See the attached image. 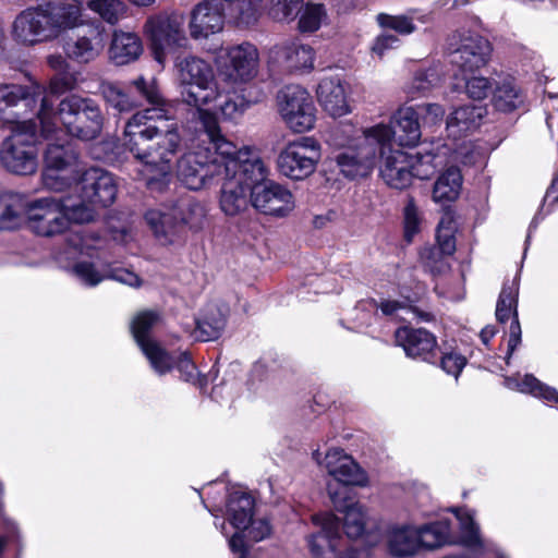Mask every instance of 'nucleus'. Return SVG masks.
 <instances>
[{"mask_svg":"<svg viewBox=\"0 0 558 558\" xmlns=\"http://www.w3.org/2000/svg\"><path fill=\"white\" fill-rule=\"evenodd\" d=\"M149 106L136 111L125 123L122 145L142 165L140 177L151 192H163L171 179L181 146L171 106L161 96L155 78L138 76L129 82Z\"/></svg>","mask_w":558,"mask_h":558,"instance_id":"nucleus-1","label":"nucleus"},{"mask_svg":"<svg viewBox=\"0 0 558 558\" xmlns=\"http://www.w3.org/2000/svg\"><path fill=\"white\" fill-rule=\"evenodd\" d=\"M202 138L206 147L197 146L178 160V177L190 190H201L207 184L221 182L219 207L230 217L240 215L248 206L247 193L251 192L248 177L244 166L251 160L248 148L239 149L222 133L218 118L213 111L199 114Z\"/></svg>","mask_w":558,"mask_h":558,"instance_id":"nucleus-2","label":"nucleus"},{"mask_svg":"<svg viewBox=\"0 0 558 558\" xmlns=\"http://www.w3.org/2000/svg\"><path fill=\"white\" fill-rule=\"evenodd\" d=\"M93 216L83 202H73L70 196L41 197L29 203L27 222L37 235L52 238L66 231L71 222H88Z\"/></svg>","mask_w":558,"mask_h":558,"instance_id":"nucleus-3","label":"nucleus"},{"mask_svg":"<svg viewBox=\"0 0 558 558\" xmlns=\"http://www.w3.org/2000/svg\"><path fill=\"white\" fill-rule=\"evenodd\" d=\"M178 69V78L182 88L181 95L183 100L197 108V114L202 111V107L215 104L223 93L220 86L218 75L216 76L213 65L198 57L187 56L179 60L175 64ZM198 138H206L202 132L201 118L198 117Z\"/></svg>","mask_w":558,"mask_h":558,"instance_id":"nucleus-4","label":"nucleus"},{"mask_svg":"<svg viewBox=\"0 0 558 558\" xmlns=\"http://www.w3.org/2000/svg\"><path fill=\"white\" fill-rule=\"evenodd\" d=\"M366 130L361 132L352 123H342L331 128L328 133V144L344 149L335 158L347 178L366 177L375 166L376 148L365 141Z\"/></svg>","mask_w":558,"mask_h":558,"instance_id":"nucleus-5","label":"nucleus"},{"mask_svg":"<svg viewBox=\"0 0 558 558\" xmlns=\"http://www.w3.org/2000/svg\"><path fill=\"white\" fill-rule=\"evenodd\" d=\"M57 120L62 123L70 135L82 141L96 138L100 134L104 124V116L99 105L92 98L76 94L63 98L59 104L58 111L53 110L50 125L52 131L49 134H43L45 137H49L59 131Z\"/></svg>","mask_w":558,"mask_h":558,"instance_id":"nucleus-6","label":"nucleus"},{"mask_svg":"<svg viewBox=\"0 0 558 558\" xmlns=\"http://www.w3.org/2000/svg\"><path fill=\"white\" fill-rule=\"evenodd\" d=\"M244 174L248 177L250 202L256 210L265 215L284 217L294 209L295 202L292 193L282 185L267 180L268 169L253 153L251 160L244 166Z\"/></svg>","mask_w":558,"mask_h":558,"instance_id":"nucleus-7","label":"nucleus"},{"mask_svg":"<svg viewBox=\"0 0 558 558\" xmlns=\"http://www.w3.org/2000/svg\"><path fill=\"white\" fill-rule=\"evenodd\" d=\"M38 101L40 106L36 119L41 134H49L52 131L53 102L46 88L37 82H31L29 85L0 84V113L11 114L13 125L26 112L33 111Z\"/></svg>","mask_w":558,"mask_h":558,"instance_id":"nucleus-8","label":"nucleus"},{"mask_svg":"<svg viewBox=\"0 0 558 558\" xmlns=\"http://www.w3.org/2000/svg\"><path fill=\"white\" fill-rule=\"evenodd\" d=\"M35 120H23L12 125L11 133L0 144V163L17 175L34 174L38 168Z\"/></svg>","mask_w":558,"mask_h":558,"instance_id":"nucleus-9","label":"nucleus"},{"mask_svg":"<svg viewBox=\"0 0 558 558\" xmlns=\"http://www.w3.org/2000/svg\"><path fill=\"white\" fill-rule=\"evenodd\" d=\"M365 141L374 144L376 155L379 154L383 162L380 175L385 183L392 189L402 190L412 181L411 155L393 149V132L390 125L378 123L365 131Z\"/></svg>","mask_w":558,"mask_h":558,"instance_id":"nucleus-10","label":"nucleus"},{"mask_svg":"<svg viewBox=\"0 0 558 558\" xmlns=\"http://www.w3.org/2000/svg\"><path fill=\"white\" fill-rule=\"evenodd\" d=\"M215 63L220 83L235 90L255 78L259 54L254 45L244 43L221 50Z\"/></svg>","mask_w":558,"mask_h":558,"instance_id":"nucleus-11","label":"nucleus"},{"mask_svg":"<svg viewBox=\"0 0 558 558\" xmlns=\"http://www.w3.org/2000/svg\"><path fill=\"white\" fill-rule=\"evenodd\" d=\"M447 52L450 62L463 73H474L485 66L490 57L489 41L480 34L466 28L451 33L447 38Z\"/></svg>","mask_w":558,"mask_h":558,"instance_id":"nucleus-12","label":"nucleus"},{"mask_svg":"<svg viewBox=\"0 0 558 558\" xmlns=\"http://www.w3.org/2000/svg\"><path fill=\"white\" fill-rule=\"evenodd\" d=\"M278 112L294 133L311 131L316 122V108L310 93L300 85H288L277 94Z\"/></svg>","mask_w":558,"mask_h":558,"instance_id":"nucleus-13","label":"nucleus"},{"mask_svg":"<svg viewBox=\"0 0 558 558\" xmlns=\"http://www.w3.org/2000/svg\"><path fill=\"white\" fill-rule=\"evenodd\" d=\"M322 158L320 144L312 136L288 143L278 156V169L292 180H303L314 173Z\"/></svg>","mask_w":558,"mask_h":558,"instance_id":"nucleus-14","label":"nucleus"},{"mask_svg":"<svg viewBox=\"0 0 558 558\" xmlns=\"http://www.w3.org/2000/svg\"><path fill=\"white\" fill-rule=\"evenodd\" d=\"M143 31L150 43L155 60L160 64L168 51L183 47L187 41L183 21L177 15H151L146 20Z\"/></svg>","mask_w":558,"mask_h":558,"instance_id":"nucleus-15","label":"nucleus"},{"mask_svg":"<svg viewBox=\"0 0 558 558\" xmlns=\"http://www.w3.org/2000/svg\"><path fill=\"white\" fill-rule=\"evenodd\" d=\"M313 459L322 466L325 468L328 475H330L337 484L341 487H336V484L328 483L333 486V489L343 494L344 489L349 495L348 486L364 487L368 484V476L366 472L354 461V459L347 454L342 449L332 448L328 450L322 459L318 450L313 451Z\"/></svg>","mask_w":558,"mask_h":558,"instance_id":"nucleus-16","label":"nucleus"},{"mask_svg":"<svg viewBox=\"0 0 558 558\" xmlns=\"http://www.w3.org/2000/svg\"><path fill=\"white\" fill-rule=\"evenodd\" d=\"M320 531L308 537V547L314 558H368V553L350 549L342 556L339 555L340 547V522L332 513H322L313 517Z\"/></svg>","mask_w":558,"mask_h":558,"instance_id":"nucleus-17","label":"nucleus"},{"mask_svg":"<svg viewBox=\"0 0 558 558\" xmlns=\"http://www.w3.org/2000/svg\"><path fill=\"white\" fill-rule=\"evenodd\" d=\"M159 315L154 311H143L132 320L133 337L150 363L156 374L162 376L171 371L172 357L149 337L150 329L158 323Z\"/></svg>","mask_w":558,"mask_h":558,"instance_id":"nucleus-18","label":"nucleus"},{"mask_svg":"<svg viewBox=\"0 0 558 558\" xmlns=\"http://www.w3.org/2000/svg\"><path fill=\"white\" fill-rule=\"evenodd\" d=\"M82 196L73 202H83L89 209L90 205L110 206L117 196V183L111 173L100 168L83 170L80 181Z\"/></svg>","mask_w":558,"mask_h":558,"instance_id":"nucleus-19","label":"nucleus"},{"mask_svg":"<svg viewBox=\"0 0 558 558\" xmlns=\"http://www.w3.org/2000/svg\"><path fill=\"white\" fill-rule=\"evenodd\" d=\"M254 510L253 498L242 492H233L229 495L227 502L228 520L238 531L229 539V547L240 558H245L247 547L243 539V532L252 521Z\"/></svg>","mask_w":558,"mask_h":558,"instance_id":"nucleus-20","label":"nucleus"},{"mask_svg":"<svg viewBox=\"0 0 558 558\" xmlns=\"http://www.w3.org/2000/svg\"><path fill=\"white\" fill-rule=\"evenodd\" d=\"M51 39L83 24L82 5L76 0H51L40 3Z\"/></svg>","mask_w":558,"mask_h":558,"instance_id":"nucleus-21","label":"nucleus"},{"mask_svg":"<svg viewBox=\"0 0 558 558\" xmlns=\"http://www.w3.org/2000/svg\"><path fill=\"white\" fill-rule=\"evenodd\" d=\"M459 521V538L457 544L468 548L475 555L494 554L497 558H507L499 546L492 539L485 538L480 525L474 521L473 513L463 508L451 510Z\"/></svg>","mask_w":558,"mask_h":558,"instance_id":"nucleus-22","label":"nucleus"},{"mask_svg":"<svg viewBox=\"0 0 558 558\" xmlns=\"http://www.w3.org/2000/svg\"><path fill=\"white\" fill-rule=\"evenodd\" d=\"M40 4L23 10L12 25L14 40L25 46L51 41L47 22Z\"/></svg>","mask_w":558,"mask_h":558,"instance_id":"nucleus-23","label":"nucleus"},{"mask_svg":"<svg viewBox=\"0 0 558 558\" xmlns=\"http://www.w3.org/2000/svg\"><path fill=\"white\" fill-rule=\"evenodd\" d=\"M518 293L519 283L515 279L506 281L500 292L499 299L496 306V317L499 323H505L511 319L509 327V340H508V352L507 363L518 344L521 341V326L518 319Z\"/></svg>","mask_w":558,"mask_h":558,"instance_id":"nucleus-24","label":"nucleus"},{"mask_svg":"<svg viewBox=\"0 0 558 558\" xmlns=\"http://www.w3.org/2000/svg\"><path fill=\"white\" fill-rule=\"evenodd\" d=\"M348 87L349 85L339 75L325 76L318 83L317 100L330 117L340 118L351 112Z\"/></svg>","mask_w":558,"mask_h":558,"instance_id":"nucleus-25","label":"nucleus"},{"mask_svg":"<svg viewBox=\"0 0 558 558\" xmlns=\"http://www.w3.org/2000/svg\"><path fill=\"white\" fill-rule=\"evenodd\" d=\"M223 24L225 15L221 4L216 0H204L191 12L189 24L191 37L207 38L222 31Z\"/></svg>","mask_w":558,"mask_h":558,"instance_id":"nucleus-26","label":"nucleus"},{"mask_svg":"<svg viewBox=\"0 0 558 558\" xmlns=\"http://www.w3.org/2000/svg\"><path fill=\"white\" fill-rule=\"evenodd\" d=\"M328 495L335 508L343 513L342 527L349 538H357L365 532L367 520L366 508L356 501H351L347 490L343 494L333 489L332 485L328 486Z\"/></svg>","mask_w":558,"mask_h":558,"instance_id":"nucleus-27","label":"nucleus"},{"mask_svg":"<svg viewBox=\"0 0 558 558\" xmlns=\"http://www.w3.org/2000/svg\"><path fill=\"white\" fill-rule=\"evenodd\" d=\"M72 271L74 276L87 287H96L102 280L110 278L130 287H138L141 284L140 277L124 268H107L99 270L96 268L94 263L90 262H77L74 264Z\"/></svg>","mask_w":558,"mask_h":558,"instance_id":"nucleus-28","label":"nucleus"},{"mask_svg":"<svg viewBox=\"0 0 558 558\" xmlns=\"http://www.w3.org/2000/svg\"><path fill=\"white\" fill-rule=\"evenodd\" d=\"M395 339L397 345L403 348L407 356L421 357L424 361H429L437 345L435 336L423 328L400 327L396 330Z\"/></svg>","mask_w":558,"mask_h":558,"instance_id":"nucleus-29","label":"nucleus"},{"mask_svg":"<svg viewBox=\"0 0 558 558\" xmlns=\"http://www.w3.org/2000/svg\"><path fill=\"white\" fill-rule=\"evenodd\" d=\"M420 533L417 526L412 524H395L386 534V544L391 556L409 558L416 555L420 549Z\"/></svg>","mask_w":558,"mask_h":558,"instance_id":"nucleus-30","label":"nucleus"},{"mask_svg":"<svg viewBox=\"0 0 558 558\" xmlns=\"http://www.w3.org/2000/svg\"><path fill=\"white\" fill-rule=\"evenodd\" d=\"M486 114L487 108L483 105H465L457 108L446 121L448 135L456 140L474 132Z\"/></svg>","mask_w":558,"mask_h":558,"instance_id":"nucleus-31","label":"nucleus"},{"mask_svg":"<svg viewBox=\"0 0 558 558\" xmlns=\"http://www.w3.org/2000/svg\"><path fill=\"white\" fill-rule=\"evenodd\" d=\"M105 48V37L101 31L93 28L87 35L70 40L64 46L68 58L78 62L88 63L95 60Z\"/></svg>","mask_w":558,"mask_h":558,"instance_id":"nucleus-32","label":"nucleus"},{"mask_svg":"<svg viewBox=\"0 0 558 558\" xmlns=\"http://www.w3.org/2000/svg\"><path fill=\"white\" fill-rule=\"evenodd\" d=\"M145 220L161 245H171L182 239L180 225L171 210L150 209L145 214Z\"/></svg>","mask_w":558,"mask_h":558,"instance_id":"nucleus-33","label":"nucleus"},{"mask_svg":"<svg viewBox=\"0 0 558 558\" xmlns=\"http://www.w3.org/2000/svg\"><path fill=\"white\" fill-rule=\"evenodd\" d=\"M397 130L393 131V141L400 146H415L422 136L418 123V113L414 107H400L391 117Z\"/></svg>","mask_w":558,"mask_h":558,"instance_id":"nucleus-34","label":"nucleus"},{"mask_svg":"<svg viewBox=\"0 0 558 558\" xmlns=\"http://www.w3.org/2000/svg\"><path fill=\"white\" fill-rule=\"evenodd\" d=\"M274 53L282 66L289 71L312 70L314 66V49L300 41H290L278 46Z\"/></svg>","mask_w":558,"mask_h":558,"instance_id":"nucleus-35","label":"nucleus"},{"mask_svg":"<svg viewBox=\"0 0 558 558\" xmlns=\"http://www.w3.org/2000/svg\"><path fill=\"white\" fill-rule=\"evenodd\" d=\"M376 21L381 28L393 31L401 36H409L416 32V23H430L432 14L418 9H410L402 14L379 13Z\"/></svg>","mask_w":558,"mask_h":558,"instance_id":"nucleus-36","label":"nucleus"},{"mask_svg":"<svg viewBox=\"0 0 558 558\" xmlns=\"http://www.w3.org/2000/svg\"><path fill=\"white\" fill-rule=\"evenodd\" d=\"M143 53V44L141 38L131 32L114 31L109 57L117 65L129 64L140 58Z\"/></svg>","mask_w":558,"mask_h":558,"instance_id":"nucleus-37","label":"nucleus"},{"mask_svg":"<svg viewBox=\"0 0 558 558\" xmlns=\"http://www.w3.org/2000/svg\"><path fill=\"white\" fill-rule=\"evenodd\" d=\"M357 308L363 310H380V312L385 316L395 317L400 320H409L411 318H418L423 322L433 320L434 316L430 313L423 312L417 310L412 305L409 299L403 300H383L379 305H377L374 301L362 302L359 304Z\"/></svg>","mask_w":558,"mask_h":558,"instance_id":"nucleus-38","label":"nucleus"},{"mask_svg":"<svg viewBox=\"0 0 558 558\" xmlns=\"http://www.w3.org/2000/svg\"><path fill=\"white\" fill-rule=\"evenodd\" d=\"M170 210L175 215L182 232L184 228L198 231L203 229L206 222L207 209L205 205L193 197L180 198Z\"/></svg>","mask_w":558,"mask_h":558,"instance_id":"nucleus-39","label":"nucleus"},{"mask_svg":"<svg viewBox=\"0 0 558 558\" xmlns=\"http://www.w3.org/2000/svg\"><path fill=\"white\" fill-rule=\"evenodd\" d=\"M25 195L16 192H3L0 194V229H14L22 222L23 216H27L28 205Z\"/></svg>","mask_w":558,"mask_h":558,"instance_id":"nucleus-40","label":"nucleus"},{"mask_svg":"<svg viewBox=\"0 0 558 558\" xmlns=\"http://www.w3.org/2000/svg\"><path fill=\"white\" fill-rule=\"evenodd\" d=\"M227 311L225 307L210 304L202 317L196 322L194 330L195 339L199 341H211L218 339L226 327Z\"/></svg>","mask_w":558,"mask_h":558,"instance_id":"nucleus-41","label":"nucleus"},{"mask_svg":"<svg viewBox=\"0 0 558 558\" xmlns=\"http://www.w3.org/2000/svg\"><path fill=\"white\" fill-rule=\"evenodd\" d=\"M53 167H63L65 169L83 168L71 144L64 141L60 142L59 138L49 142L44 151V168L52 170Z\"/></svg>","mask_w":558,"mask_h":558,"instance_id":"nucleus-42","label":"nucleus"},{"mask_svg":"<svg viewBox=\"0 0 558 558\" xmlns=\"http://www.w3.org/2000/svg\"><path fill=\"white\" fill-rule=\"evenodd\" d=\"M505 385L509 389L530 393L548 403L558 404V391L555 388L541 383L533 375L527 374L522 379H519L518 377H507L505 378Z\"/></svg>","mask_w":558,"mask_h":558,"instance_id":"nucleus-43","label":"nucleus"},{"mask_svg":"<svg viewBox=\"0 0 558 558\" xmlns=\"http://www.w3.org/2000/svg\"><path fill=\"white\" fill-rule=\"evenodd\" d=\"M525 96L512 77L502 80L494 93V106L497 110L510 112L523 105Z\"/></svg>","mask_w":558,"mask_h":558,"instance_id":"nucleus-44","label":"nucleus"},{"mask_svg":"<svg viewBox=\"0 0 558 558\" xmlns=\"http://www.w3.org/2000/svg\"><path fill=\"white\" fill-rule=\"evenodd\" d=\"M44 168L41 172V181L45 187L53 192H62L72 187L81 181L83 168L70 169L63 167H53L52 171Z\"/></svg>","mask_w":558,"mask_h":558,"instance_id":"nucleus-45","label":"nucleus"},{"mask_svg":"<svg viewBox=\"0 0 558 558\" xmlns=\"http://www.w3.org/2000/svg\"><path fill=\"white\" fill-rule=\"evenodd\" d=\"M462 186V175L456 167L448 168L437 179L433 190V199L439 202H452L458 198Z\"/></svg>","mask_w":558,"mask_h":558,"instance_id":"nucleus-46","label":"nucleus"},{"mask_svg":"<svg viewBox=\"0 0 558 558\" xmlns=\"http://www.w3.org/2000/svg\"><path fill=\"white\" fill-rule=\"evenodd\" d=\"M264 93L258 90L254 97L229 96L219 105V112L225 121L238 123L246 110L253 105L263 100Z\"/></svg>","mask_w":558,"mask_h":558,"instance_id":"nucleus-47","label":"nucleus"},{"mask_svg":"<svg viewBox=\"0 0 558 558\" xmlns=\"http://www.w3.org/2000/svg\"><path fill=\"white\" fill-rule=\"evenodd\" d=\"M441 82V74L435 66L417 70L412 80L405 86V93L410 99L425 96Z\"/></svg>","mask_w":558,"mask_h":558,"instance_id":"nucleus-48","label":"nucleus"},{"mask_svg":"<svg viewBox=\"0 0 558 558\" xmlns=\"http://www.w3.org/2000/svg\"><path fill=\"white\" fill-rule=\"evenodd\" d=\"M450 522L447 520L417 526L421 548H436L450 543Z\"/></svg>","mask_w":558,"mask_h":558,"instance_id":"nucleus-49","label":"nucleus"},{"mask_svg":"<svg viewBox=\"0 0 558 558\" xmlns=\"http://www.w3.org/2000/svg\"><path fill=\"white\" fill-rule=\"evenodd\" d=\"M298 28L301 33H315L327 23V9L323 3L307 2L299 13Z\"/></svg>","mask_w":558,"mask_h":558,"instance_id":"nucleus-50","label":"nucleus"},{"mask_svg":"<svg viewBox=\"0 0 558 558\" xmlns=\"http://www.w3.org/2000/svg\"><path fill=\"white\" fill-rule=\"evenodd\" d=\"M100 93L106 104L118 112L130 111L138 106L136 99L116 83L102 82Z\"/></svg>","mask_w":558,"mask_h":558,"instance_id":"nucleus-51","label":"nucleus"},{"mask_svg":"<svg viewBox=\"0 0 558 558\" xmlns=\"http://www.w3.org/2000/svg\"><path fill=\"white\" fill-rule=\"evenodd\" d=\"M457 222L451 213L446 211L441 216L437 232H436V246L441 250L442 254L452 255L456 251V238Z\"/></svg>","mask_w":558,"mask_h":558,"instance_id":"nucleus-52","label":"nucleus"},{"mask_svg":"<svg viewBox=\"0 0 558 558\" xmlns=\"http://www.w3.org/2000/svg\"><path fill=\"white\" fill-rule=\"evenodd\" d=\"M230 15L242 25H250L257 20L260 0H223Z\"/></svg>","mask_w":558,"mask_h":558,"instance_id":"nucleus-53","label":"nucleus"},{"mask_svg":"<svg viewBox=\"0 0 558 558\" xmlns=\"http://www.w3.org/2000/svg\"><path fill=\"white\" fill-rule=\"evenodd\" d=\"M87 7L109 24L118 23L126 14V5L120 0H89Z\"/></svg>","mask_w":558,"mask_h":558,"instance_id":"nucleus-54","label":"nucleus"},{"mask_svg":"<svg viewBox=\"0 0 558 558\" xmlns=\"http://www.w3.org/2000/svg\"><path fill=\"white\" fill-rule=\"evenodd\" d=\"M403 232L407 242H412L413 238L421 231L423 215L412 196H408L402 210Z\"/></svg>","mask_w":558,"mask_h":558,"instance_id":"nucleus-55","label":"nucleus"},{"mask_svg":"<svg viewBox=\"0 0 558 558\" xmlns=\"http://www.w3.org/2000/svg\"><path fill=\"white\" fill-rule=\"evenodd\" d=\"M169 355L172 357L171 369L175 366L184 381L191 383L201 389L206 387V376H201L197 373L195 364L186 353H181L178 357H174L171 354Z\"/></svg>","mask_w":558,"mask_h":558,"instance_id":"nucleus-56","label":"nucleus"},{"mask_svg":"<svg viewBox=\"0 0 558 558\" xmlns=\"http://www.w3.org/2000/svg\"><path fill=\"white\" fill-rule=\"evenodd\" d=\"M434 160L435 156L430 153H416L415 155H411L412 178H417L420 180L429 179L436 169Z\"/></svg>","mask_w":558,"mask_h":558,"instance_id":"nucleus-57","label":"nucleus"},{"mask_svg":"<svg viewBox=\"0 0 558 558\" xmlns=\"http://www.w3.org/2000/svg\"><path fill=\"white\" fill-rule=\"evenodd\" d=\"M463 88L465 94L475 100H482L486 98L492 92V83L489 78L477 75V76H465Z\"/></svg>","mask_w":558,"mask_h":558,"instance_id":"nucleus-58","label":"nucleus"},{"mask_svg":"<svg viewBox=\"0 0 558 558\" xmlns=\"http://www.w3.org/2000/svg\"><path fill=\"white\" fill-rule=\"evenodd\" d=\"M303 7V0H277L271 7V15L279 21L294 20Z\"/></svg>","mask_w":558,"mask_h":558,"instance_id":"nucleus-59","label":"nucleus"},{"mask_svg":"<svg viewBox=\"0 0 558 558\" xmlns=\"http://www.w3.org/2000/svg\"><path fill=\"white\" fill-rule=\"evenodd\" d=\"M447 256L448 255L442 254L441 250L436 245L425 247L421 252V259L424 266L434 274L441 272L446 268L447 264L445 257Z\"/></svg>","mask_w":558,"mask_h":558,"instance_id":"nucleus-60","label":"nucleus"},{"mask_svg":"<svg viewBox=\"0 0 558 558\" xmlns=\"http://www.w3.org/2000/svg\"><path fill=\"white\" fill-rule=\"evenodd\" d=\"M466 364V359L456 352H446L442 353L440 360V367L449 375L458 378L463 367Z\"/></svg>","mask_w":558,"mask_h":558,"instance_id":"nucleus-61","label":"nucleus"},{"mask_svg":"<svg viewBox=\"0 0 558 558\" xmlns=\"http://www.w3.org/2000/svg\"><path fill=\"white\" fill-rule=\"evenodd\" d=\"M246 532V536L252 542H260L270 534V525L267 520L259 519L253 520L248 523L243 534Z\"/></svg>","mask_w":558,"mask_h":558,"instance_id":"nucleus-62","label":"nucleus"},{"mask_svg":"<svg viewBox=\"0 0 558 558\" xmlns=\"http://www.w3.org/2000/svg\"><path fill=\"white\" fill-rule=\"evenodd\" d=\"M400 39L396 35L381 34L375 39L372 51L378 57H383L386 51L399 47Z\"/></svg>","mask_w":558,"mask_h":558,"instance_id":"nucleus-63","label":"nucleus"},{"mask_svg":"<svg viewBox=\"0 0 558 558\" xmlns=\"http://www.w3.org/2000/svg\"><path fill=\"white\" fill-rule=\"evenodd\" d=\"M423 112V121L425 124L435 125L442 121L445 109L439 104H424L418 107Z\"/></svg>","mask_w":558,"mask_h":558,"instance_id":"nucleus-64","label":"nucleus"}]
</instances>
